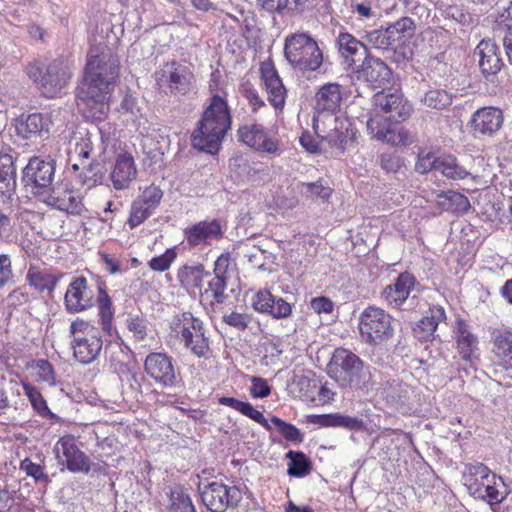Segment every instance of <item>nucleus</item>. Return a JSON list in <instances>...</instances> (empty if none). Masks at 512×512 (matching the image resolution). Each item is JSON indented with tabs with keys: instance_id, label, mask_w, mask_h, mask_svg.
Here are the masks:
<instances>
[{
	"instance_id": "nucleus-6",
	"label": "nucleus",
	"mask_w": 512,
	"mask_h": 512,
	"mask_svg": "<svg viewBox=\"0 0 512 512\" xmlns=\"http://www.w3.org/2000/svg\"><path fill=\"white\" fill-rule=\"evenodd\" d=\"M284 56L300 72H315L323 64V52L317 41L307 33H293L285 38Z\"/></svg>"
},
{
	"instance_id": "nucleus-62",
	"label": "nucleus",
	"mask_w": 512,
	"mask_h": 512,
	"mask_svg": "<svg viewBox=\"0 0 512 512\" xmlns=\"http://www.w3.org/2000/svg\"><path fill=\"white\" fill-rule=\"evenodd\" d=\"M84 169H87L88 173H92V175L85 174L84 183L88 186L95 185L102 176V167L99 163L90 162L88 165L82 163Z\"/></svg>"
},
{
	"instance_id": "nucleus-21",
	"label": "nucleus",
	"mask_w": 512,
	"mask_h": 512,
	"mask_svg": "<svg viewBox=\"0 0 512 512\" xmlns=\"http://www.w3.org/2000/svg\"><path fill=\"white\" fill-rule=\"evenodd\" d=\"M158 76L160 81L168 84L172 93L185 94L191 88V71L186 65L176 61L166 63Z\"/></svg>"
},
{
	"instance_id": "nucleus-15",
	"label": "nucleus",
	"mask_w": 512,
	"mask_h": 512,
	"mask_svg": "<svg viewBox=\"0 0 512 512\" xmlns=\"http://www.w3.org/2000/svg\"><path fill=\"white\" fill-rule=\"evenodd\" d=\"M237 139L244 145L269 154H276L280 147L279 142L273 138L269 131L258 123H245L237 129Z\"/></svg>"
},
{
	"instance_id": "nucleus-45",
	"label": "nucleus",
	"mask_w": 512,
	"mask_h": 512,
	"mask_svg": "<svg viewBox=\"0 0 512 512\" xmlns=\"http://www.w3.org/2000/svg\"><path fill=\"white\" fill-rule=\"evenodd\" d=\"M36 371V381L49 386L56 385V376L51 363L46 359H38L31 366Z\"/></svg>"
},
{
	"instance_id": "nucleus-18",
	"label": "nucleus",
	"mask_w": 512,
	"mask_h": 512,
	"mask_svg": "<svg viewBox=\"0 0 512 512\" xmlns=\"http://www.w3.org/2000/svg\"><path fill=\"white\" fill-rule=\"evenodd\" d=\"M93 291L85 277L75 278L68 286L64 297L65 309L69 313H80L93 306Z\"/></svg>"
},
{
	"instance_id": "nucleus-8",
	"label": "nucleus",
	"mask_w": 512,
	"mask_h": 512,
	"mask_svg": "<svg viewBox=\"0 0 512 512\" xmlns=\"http://www.w3.org/2000/svg\"><path fill=\"white\" fill-rule=\"evenodd\" d=\"M171 335L198 358L206 357L209 340L205 336L203 322L191 312H183L173 317L170 323Z\"/></svg>"
},
{
	"instance_id": "nucleus-38",
	"label": "nucleus",
	"mask_w": 512,
	"mask_h": 512,
	"mask_svg": "<svg viewBox=\"0 0 512 512\" xmlns=\"http://www.w3.org/2000/svg\"><path fill=\"white\" fill-rule=\"evenodd\" d=\"M363 42L366 44L367 49L370 47L382 50L392 48L396 44L388 28L375 29L367 32L365 36H363Z\"/></svg>"
},
{
	"instance_id": "nucleus-55",
	"label": "nucleus",
	"mask_w": 512,
	"mask_h": 512,
	"mask_svg": "<svg viewBox=\"0 0 512 512\" xmlns=\"http://www.w3.org/2000/svg\"><path fill=\"white\" fill-rule=\"evenodd\" d=\"M379 164L387 173H396L402 168L404 162L402 158L395 153H383L380 155Z\"/></svg>"
},
{
	"instance_id": "nucleus-59",
	"label": "nucleus",
	"mask_w": 512,
	"mask_h": 512,
	"mask_svg": "<svg viewBox=\"0 0 512 512\" xmlns=\"http://www.w3.org/2000/svg\"><path fill=\"white\" fill-rule=\"evenodd\" d=\"M317 138L319 141L315 140L311 135L304 133L300 137V143L303 146V148H305L310 153H317L319 151L320 145H322V146L327 145L331 149H335L337 151V153H341L337 148L331 147L328 144V142L322 141L318 136H317Z\"/></svg>"
},
{
	"instance_id": "nucleus-44",
	"label": "nucleus",
	"mask_w": 512,
	"mask_h": 512,
	"mask_svg": "<svg viewBox=\"0 0 512 512\" xmlns=\"http://www.w3.org/2000/svg\"><path fill=\"white\" fill-rule=\"evenodd\" d=\"M287 457L291 459L288 467L289 475L303 477L310 472V462L302 452L289 451Z\"/></svg>"
},
{
	"instance_id": "nucleus-58",
	"label": "nucleus",
	"mask_w": 512,
	"mask_h": 512,
	"mask_svg": "<svg viewBox=\"0 0 512 512\" xmlns=\"http://www.w3.org/2000/svg\"><path fill=\"white\" fill-rule=\"evenodd\" d=\"M20 468L25 471L28 476L33 477L37 481L47 479L44 468L39 464L33 463L29 458H25L21 461Z\"/></svg>"
},
{
	"instance_id": "nucleus-20",
	"label": "nucleus",
	"mask_w": 512,
	"mask_h": 512,
	"mask_svg": "<svg viewBox=\"0 0 512 512\" xmlns=\"http://www.w3.org/2000/svg\"><path fill=\"white\" fill-rule=\"evenodd\" d=\"M252 307L257 312L268 314L275 319H286L292 313L290 303L280 297H275L267 289L259 290L254 294Z\"/></svg>"
},
{
	"instance_id": "nucleus-42",
	"label": "nucleus",
	"mask_w": 512,
	"mask_h": 512,
	"mask_svg": "<svg viewBox=\"0 0 512 512\" xmlns=\"http://www.w3.org/2000/svg\"><path fill=\"white\" fill-rule=\"evenodd\" d=\"M99 315H100V321H101L103 331H105L107 334L111 335L112 330H113L112 303H111L110 297L108 296L106 291H104L101 288H100V295H99Z\"/></svg>"
},
{
	"instance_id": "nucleus-52",
	"label": "nucleus",
	"mask_w": 512,
	"mask_h": 512,
	"mask_svg": "<svg viewBox=\"0 0 512 512\" xmlns=\"http://www.w3.org/2000/svg\"><path fill=\"white\" fill-rule=\"evenodd\" d=\"M162 197V190L155 185H151L149 187H146L143 190L142 194L136 199L139 200L148 208H150L152 211H154L160 204Z\"/></svg>"
},
{
	"instance_id": "nucleus-36",
	"label": "nucleus",
	"mask_w": 512,
	"mask_h": 512,
	"mask_svg": "<svg viewBox=\"0 0 512 512\" xmlns=\"http://www.w3.org/2000/svg\"><path fill=\"white\" fill-rule=\"evenodd\" d=\"M477 338L468 330V326L462 320L457 322V346L459 353L465 361H469L477 347Z\"/></svg>"
},
{
	"instance_id": "nucleus-40",
	"label": "nucleus",
	"mask_w": 512,
	"mask_h": 512,
	"mask_svg": "<svg viewBox=\"0 0 512 512\" xmlns=\"http://www.w3.org/2000/svg\"><path fill=\"white\" fill-rule=\"evenodd\" d=\"M24 394L28 397L32 407L42 417H54V414L48 408L46 400L40 391L28 382H22Z\"/></svg>"
},
{
	"instance_id": "nucleus-64",
	"label": "nucleus",
	"mask_w": 512,
	"mask_h": 512,
	"mask_svg": "<svg viewBox=\"0 0 512 512\" xmlns=\"http://www.w3.org/2000/svg\"><path fill=\"white\" fill-rule=\"evenodd\" d=\"M297 385L300 387L301 391H305L302 395L306 399L314 400V392L315 388H318V383L316 380L309 379L308 376H300L297 380Z\"/></svg>"
},
{
	"instance_id": "nucleus-27",
	"label": "nucleus",
	"mask_w": 512,
	"mask_h": 512,
	"mask_svg": "<svg viewBox=\"0 0 512 512\" xmlns=\"http://www.w3.org/2000/svg\"><path fill=\"white\" fill-rule=\"evenodd\" d=\"M413 286L414 277L409 273H402L393 284L384 288L382 297L391 307L400 308L407 300Z\"/></svg>"
},
{
	"instance_id": "nucleus-37",
	"label": "nucleus",
	"mask_w": 512,
	"mask_h": 512,
	"mask_svg": "<svg viewBox=\"0 0 512 512\" xmlns=\"http://www.w3.org/2000/svg\"><path fill=\"white\" fill-rule=\"evenodd\" d=\"M437 163V171L449 179L460 180L469 175V172L451 155L439 157Z\"/></svg>"
},
{
	"instance_id": "nucleus-53",
	"label": "nucleus",
	"mask_w": 512,
	"mask_h": 512,
	"mask_svg": "<svg viewBox=\"0 0 512 512\" xmlns=\"http://www.w3.org/2000/svg\"><path fill=\"white\" fill-rule=\"evenodd\" d=\"M439 157L432 152H421L415 165L417 172L425 174L429 171H437Z\"/></svg>"
},
{
	"instance_id": "nucleus-9",
	"label": "nucleus",
	"mask_w": 512,
	"mask_h": 512,
	"mask_svg": "<svg viewBox=\"0 0 512 512\" xmlns=\"http://www.w3.org/2000/svg\"><path fill=\"white\" fill-rule=\"evenodd\" d=\"M363 361L351 351L336 349L328 364L330 377L342 388L361 389L365 382Z\"/></svg>"
},
{
	"instance_id": "nucleus-34",
	"label": "nucleus",
	"mask_w": 512,
	"mask_h": 512,
	"mask_svg": "<svg viewBox=\"0 0 512 512\" xmlns=\"http://www.w3.org/2000/svg\"><path fill=\"white\" fill-rule=\"evenodd\" d=\"M59 278V276L50 273L48 270L37 266H30L26 274L27 282L38 292L45 290L53 291Z\"/></svg>"
},
{
	"instance_id": "nucleus-46",
	"label": "nucleus",
	"mask_w": 512,
	"mask_h": 512,
	"mask_svg": "<svg viewBox=\"0 0 512 512\" xmlns=\"http://www.w3.org/2000/svg\"><path fill=\"white\" fill-rule=\"evenodd\" d=\"M299 189L300 193L307 198H319L324 201L327 200L332 194V189L329 186L323 185L321 181L301 183Z\"/></svg>"
},
{
	"instance_id": "nucleus-48",
	"label": "nucleus",
	"mask_w": 512,
	"mask_h": 512,
	"mask_svg": "<svg viewBox=\"0 0 512 512\" xmlns=\"http://www.w3.org/2000/svg\"><path fill=\"white\" fill-rule=\"evenodd\" d=\"M153 212L154 211L142 204L139 200L135 199L131 205L130 216L127 221L128 226L131 229L139 226L149 218Z\"/></svg>"
},
{
	"instance_id": "nucleus-13",
	"label": "nucleus",
	"mask_w": 512,
	"mask_h": 512,
	"mask_svg": "<svg viewBox=\"0 0 512 512\" xmlns=\"http://www.w3.org/2000/svg\"><path fill=\"white\" fill-rule=\"evenodd\" d=\"M40 200L67 215H81L86 210L80 193L68 184L53 185Z\"/></svg>"
},
{
	"instance_id": "nucleus-28",
	"label": "nucleus",
	"mask_w": 512,
	"mask_h": 512,
	"mask_svg": "<svg viewBox=\"0 0 512 512\" xmlns=\"http://www.w3.org/2000/svg\"><path fill=\"white\" fill-rule=\"evenodd\" d=\"M446 319L445 310L441 306H433L428 315L424 316L413 329L415 337L420 341L434 339V333L438 325Z\"/></svg>"
},
{
	"instance_id": "nucleus-30",
	"label": "nucleus",
	"mask_w": 512,
	"mask_h": 512,
	"mask_svg": "<svg viewBox=\"0 0 512 512\" xmlns=\"http://www.w3.org/2000/svg\"><path fill=\"white\" fill-rule=\"evenodd\" d=\"M16 191V167L12 155L0 153V198L10 199Z\"/></svg>"
},
{
	"instance_id": "nucleus-56",
	"label": "nucleus",
	"mask_w": 512,
	"mask_h": 512,
	"mask_svg": "<svg viewBox=\"0 0 512 512\" xmlns=\"http://www.w3.org/2000/svg\"><path fill=\"white\" fill-rule=\"evenodd\" d=\"M223 321L238 330H245L251 321L247 314L232 312L223 316Z\"/></svg>"
},
{
	"instance_id": "nucleus-4",
	"label": "nucleus",
	"mask_w": 512,
	"mask_h": 512,
	"mask_svg": "<svg viewBox=\"0 0 512 512\" xmlns=\"http://www.w3.org/2000/svg\"><path fill=\"white\" fill-rule=\"evenodd\" d=\"M231 124L232 117L226 99L213 95L191 135L192 146L212 155L218 153Z\"/></svg>"
},
{
	"instance_id": "nucleus-17",
	"label": "nucleus",
	"mask_w": 512,
	"mask_h": 512,
	"mask_svg": "<svg viewBox=\"0 0 512 512\" xmlns=\"http://www.w3.org/2000/svg\"><path fill=\"white\" fill-rule=\"evenodd\" d=\"M503 111L494 106L476 110L469 121V127L476 138L492 137L503 126Z\"/></svg>"
},
{
	"instance_id": "nucleus-35",
	"label": "nucleus",
	"mask_w": 512,
	"mask_h": 512,
	"mask_svg": "<svg viewBox=\"0 0 512 512\" xmlns=\"http://www.w3.org/2000/svg\"><path fill=\"white\" fill-rule=\"evenodd\" d=\"M437 204L446 211H452L455 213H466L471 205L468 198L455 191L441 192L437 196Z\"/></svg>"
},
{
	"instance_id": "nucleus-33",
	"label": "nucleus",
	"mask_w": 512,
	"mask_h": 512,
	"mask_svg": "<svg viewBox=\"0 0 512 512\" xmlns=\"http://www.w3.org/2000/svg\"><path fill=\"white\" fill-rule=\"evenodd\" d=\"M210 273L205 271L202 264L184 265L178 270L177 277L181 285L187 289H201L202 282Z\"/></svg>"
},
{
	"instance_id": "nucleus-7",
	"label": "nucleus",
	"mask_w": 512,
	"mask_h": 512,
	"mask_svg": "<svg viewBox=\"0 0 512 512\" xmlns=\"http://www.w3.org/2000/svg\"><path fill=\"white\" fill-rule=\"evenodd\" d=\"M70 346L73 358L80 364L93 363L103 350V339L100 330L89 322L77 318L69 328Z\"/></svg>"
},
{
	"instance_id": "nucleus-25",
	"label": "nucleus",
	"mask_w": 512,
	"mask_h": 512,
	"mask_svg": "<svg viewBox=\"0 0 512 512\" xmlns=\"http://www.w3.org/2000/svg\"><path fill=\"white\" fill-rule=\"evenodd\" d=\"M110 177L116 190L129 188L130 184L137 177V169L133 157L128 153L119 154Z\"/></svg>"
},
{
	"instance_id": "nucleus-12",
	"label": "nucleus",
	"mask_w": 512,
	"mask_h": 512,
	"mask_svg": "<svg viewBox=\"0 0 512 512\" xmlns=\"http://www.w3.org/2000/svg\"><path fill=\"white\" fill-rule=\"evenodd\" d=\"M198 488L202 503L210 512H225L236 508L242 500V492L237 486L211 482L203 487L199 485Z\"/></svg>"
},
{
	"instance_id": "nucleus-22",
	"label": "nucleus",
	"mask_w": 512,
	"mask_h": 512,
	"mask_svg": "<svg viewBox=\"0 0 512 512\" xmlns=\"http://www.w3.org/2000/svg\"><path fill=\"white\" fill-rule=\"evenodd\" d=\"M188 244L192 246L209 245L222 238L220 222L216 219L200 221L184 230Z\"/></svg>"
},
{
	"instance_id": "nucleus-24",
	"label": "nucleus",
	"mask_w": 512,
	"mask_h": 512,
	"mask_svg": "<svg viewBox=\"0 0 512 512\" xmlns=\"http://www.w3.org/2000/svg\"><path fill=\"white\" fill-rule=\"evenodd\" d=\"M336 46L344 64L349 68L354 69L356 63L368 54L366 44L347 32L338 35Z\"/></svg>"
},
{
	"instance_id": "nucleus-19",
	"label": "nucleus",
	"mask_w": 512,
	"mask_h": 512,
	"mask_svg": "<svg viewBox=\"0 0 512 512\" xmlns=\"http://www.w3.org/2000/svg\"><path fill=\"white\" fill-rule=\"evenodd\" d=\"M354 71L359 80L368 82L375 87H383L390 83V68L381 59L369 54L362 59L360 66L354 68Z\"/></svg>"
},
{
	"instance_id": "nucleus-14",
	"label": "nucleus",
	"mask_w": 512,
	"mask_h": 512,
	"mask_svg": "<svg viewBox=\"0 0 512 512\" xmlns=\"http://www.w3.org/2000/svg\"><path fill=\"white\" fill-rule=\"evenodd\" d=\"M53 451L58 463L61 465L65 464L69 471L86 474L90 472V460L85 453L79 449L73 436L65 435L61 437L54 445Z\"/></svg>"
},
{
	"instance_id": "nucleus-41",
	"label": "nucleus",
	"mask_w": 512,
	"mask_h": 512,
	"mask_svg": "<svg viewBox=\"0 0 512 512\" xmlns=\"http://www.w3.org/2000/svg\"><path fill=\"white\" fill-rule=\"evenodd\" d=\"M467 472L469 485H477V488H482L485 484L491 482V479H495V475H491L490 469L482 463L469 464Z\"/></svg>"
},
{
	"instance_id": "nucleus-1",
	"label": "nucleus",
	"mask_w": 512,
	"mask_h": 512,
	"mask_svg": "<svg viewBox=\"0 0 512 512\" xmlns=\"http://www.w3.org/2000/svg\"><path fill=\"white\" fill-rule=\"evenodd\" d=\"M119 76V61L109 52L92 48L88 54L84 77L77 88V106L92 119L107 113L108 99Z\"/></svg>"
},
{
	"instance_id": "nucleus-57",
	"label": "nucleus",
	"mask_w": 512,
	"mask_h": 512,
	"mask_svg": "<svg viewBox=\"0 0 512 512\" xmlns=\"http://www.w3.org/2000/svg\"><path fill=\"white\" fill-rule=\"evenodd\" d=\"M251 383L250 393L253 397L265 398L270 395L271 387L265 379L254 376L251 378Z\"/></svg>"
},
{
	"instance_id": "nucleus-26",
	"label": "nucleus",
	"mask_w": 512,
	"mask_h": 512,
	"mask_svg": "<svg viewBox=\"0 0 512 512\" xmlns=\"http://www.w3.org/2000/svg\"><path fill=\"white\" fill-rule=\"evenodd\" d=\"M261 78L268 94V100L276 109H282L285 104L286 89L273 66H261Z\"/></svg>"
},
{
	"instance_id": "nucleus-39",
	"label": "nucleus",
	"mask_w": 512,
	"mask_h": 512,
	"mask_svg": "<svg viewBox=\"0 0 512 512\" xmlns=\"http://www.w3.org/2000/svg\"><path fill=\"white\" fill-rule=\"evenodd\" d=\"M168 510L170 512H195L190 496L182 487H174L170 491Z\"/></svg>"
},
{
	"instance_id": "nucleus-49",
	"label": "nucleus",
	"mask_w": 512,
	"mask_h": 512,
	"mask_svg": "<svg viewBox=\"0 0 512 512\" xmlns=\"http://www.w3.org/2000/svg\"><path fill=\"white\" fill-rule=\"evenodd\" d=\"M391 31V35L396 43H400L403 38L412 35L414 31V23L408 17H403L387 27Z\"/></svg>"
},
{
	"instance_id": "nucleus-3",
	"label": "nucleus",
	"mask_w": 512,
	"mask_h": 512,
	"mask_svg": "<svg viewBox=\"0 0 512 512\" xmlns=\"http://www.w3.org/2000/svg\"><path fill=\"white\" fill-rule=\"evenodd\" d=\"M373 103L376 114L367 121V130L372 138L395 146L411 144L413 137L407 129L387 122H402L411 116L413 107L404 95L397 91H381L374 95Z\"/></svg>"
},
{
	"instance_id": "nucleus-16",
	"label": "nucleus",
	"mask_w": 512,
	"mask_h": 512,
	"mask_svg": "<svg viewBox=\"0 0 512 512\" xmlns=\"http://www.w3.org/2000/svg\"><path fill=\"white\" fill-rule=\"evenodd\" d=\"M144 370L163 388L174 387L178 381L172 358L166 353L153 352L147 355Z\"/></svg>"
},
{
	"instance_id": "nucleus-51",
	"label": "nucleus",
	"mask_w": 512,
	"mask_h": 512,
	"mask_svg": "<svg viewBox=\"0 0 512 512\" xmlns=\"http://www.w3.org/2000/svg\"><path fill=\"white\" fill-rule=\"evenodd\" d=\"M271 424L277 429V431L288 441L301 442L302 435L294 425L286 423L280 418L273 416L271 418Z\"/></svg>"
},
{
	"instance_id": "nucleus-29",
	"label": "nucleus",
	"mask_w": 512,
	"mask_h": 512,
	"mask_svg": "<svg viewBox=\"0 0 512 512\" xmlns=\"http://www.w3.org/2000/svg\"><path fill=\"white\" fill-rule=\"evenodd\" d=\"M306 422L309 424L318 425L320 427H343L349 430H361L364 428V423L357 417H351L341 414H323V415H308Z\"/></svg>"
},
{
	"instance_id": "nucleus-2",
	"label": "nucleus",
	"mask_w": 512,
	"mask_h": 512,
	"mask_svg": "<svg viewBox=\"0 0 512 512\" xmlns=\"http://www.w3.org/2000/svg\"><path fill=\"white\" fill-rule=\"evenodd\" d=\"M343 99L342 86L338 83H326L315 94V110L318 113H328L326 117L313 118V129L322 141L331 147L345 152L354 147L356 131L344 119L334 116L341 106Z\"/></svg>"
},
{
	"instance_id": "nucleus-54",
	"label": "nucleus",
	"mask_w": 512,
	"mask_h": 512,
	"mask_svg": "<svg viewBox=\"0 0 512 512\" xmlns=\"http://www.w3.org/2000/svg\"><path fill=\"white\" fill-rule=\"evenodd\" d=\"M176 256L175 250L167 249L162 255L153 257L149 266L154 271L164 272L169 269Z\"/></svg>"
},
{
	"instance_id": "nucleus-43",
	"label": "nucleus",
	"mask_w": 512,
	"mask_h": 512,
	"mask_svg": "<svg viewBox=\"0 0 512 512\" xmlns=\"http://www.w3.org/2000/svg\"><path fill=\"white\" fill-rule=\"evenodd\" d=\"M422 103L434 109H444L452 104V95L445 90L434 89L425 93Z\"/></svg>"
},
{
	"instance_id": "nucleus-10",
	"label": "nucleus",
	"mask_w": 512,
	"mask_h": 512,
	"mask_svg": "<svg viewBox=\"0 0 512 512\" xmlns=\"http://www.w3.org/2000/svg\"><path fill=\"white\" fill-rule=\"evenodd\" d=\"M359 331L365 343L382 344L394 334L392 317L379 307L369 306L360 315Z\"/></svg>"
},
{
	"instance_id": "nucleus-23",
	"label": "nucleus",
	"mask_w": 512,
	"mask_h": 512,
	"mask_svg": "<svg viewBox=\"0 0 512 512\" xmlns=\"http://www.w3.org/2000/svg\"><path fill=\"white\" fill-rule=\"evenodd\" d=\"M474 55L478 57L479 68L483 76L492 81L503 66L497 45L491 40H482L477 45Z\"/></svg>"
},
{
	"instance_id": "nucleus-11",
	"label": "nucleus",
	"mask_w": 512,
	"mask_h": 512,
	"mask_svg": "<svg viewBox=\"0 0 512 512\" xmlns=\"http://www.w3.org/2000/svg\"><path fill=\"white\" fill-rule=\"evenodd\" d=\"M56 163L52 159L30 158L22 171V183L30 192L42 198L53 185Z\"/></svg>"
},
{
	"instance_id": "nucleus-32",
	"label": "nucleus",
	"mask_w": 512,
	"mask_h": 512,
	"mask_svg": "<svg viewBox=\"0 0 512 512\" xmlns=\"http://www.w3.org/2000/svg\"><path fill=\"white\" fill-rule=\"evenodd\" d=\"M51 125L52 121L48 116L42 113H33L22 120L17 129L24 138L28 139L32 135L43 136L44 134H48Z\"/></svg>"
},
{
	"instance_id": "nucleus-47",
	"label": "nucleus",
	"mask_w": 512,
	"mask_h": 512,
	"mask_svg": "<svg viewBox=\"0 0 512 512\" xmlns=\"http://www.w3.org/2000/svg\"><path fill=\"white\" fill-rule=\"evenodd\" d=\"M226 287L227 278L214 275L213 278L208 281V287L205 289L204 295L211 296L216 303L222 304L227 298L225 295Z\"/></svg>"
},
{
	"instance_id": "nucleus-31",
	"label": "nucleus",
	"mask_w": 512,
	"mask_h": 512,
	"mask_svg": "<svg viewBox=\"0 0 512 512\" xmlns=\"http://www.w3.org/2000/svg\"><path fill=\"white\" fill-rule=\"evenodd\" d=\"M492 352L505 365L512 366V328L495 329L492 333Z\"/></svg>"
},
{
	"instance_id": "nucleus-61",
	"label": "nucleus",
	"mask_w": 512,
	"mask_h": 512,
	"mask_svg": "<svg viewBox=\"0 0 512 512\" xmlns=\"http://www.w3.org/2000/svg\"><path fill=\"white\" fill-rule=\"evenodd\" d=\"M310 306L317 314H329L334 309V303L325 296L313 298L310 302Z\"/></svg>"
},
{
	"instance_id": "nucleus-5",
	"label": "nucleus",
	"mask_w": 512,
	"mask_h": 512,
	"mask_svg": "<svg viewBox=\"0 0 512 512\" xmlns=\"http://www.w3.org/2000/svg\"><path fill=\"white\" fill-rule=\"evenodd\" d=\"M26 72L41 95L46 98H54L64 93L72 76L68 62L63 59H54L48 64L30 63Z\"/></svg>"
},
{
	"instance_id": "nucleus-63",
	"label": "nucleus",
	"mask_w": 512,
	"mask_h": 512,
	"mask_svg": "<svg viewBox=\"0 0 512 512\" xmlns=\"http://www.w3.org/2000/svg\"><path fill=\"white\" fill-rule=\"evenodd\" d=\"M483 498L487 499L490 503H499L503 500L501 493L491 484V482L485 484L482 488H476Z\"/></svg>"
},
{
	"instance_id": "nucleus-60",
	"label": "nucleus",
	"mask_w": 512,
	"mask_h": 512,
	"mask_svg": "<svg viewBox=\"0 0 512 512\" xmlns=\"http://www.w3.org/2000/svg\"><path fill=\"white\" fill-rule=\"evenodd\" d=\"M13 277L11 259L7 254L0 255V287H3Z\"/></svg>"
},
{
	"instance_id": "nucleus-50",
	"label": "nucleus",
	"mask_w": 512,
	"mask_h": 512,
	"mask_svg": "<svg viewBox=\"0 0 512 512\" xmlns=\"http://www.w3.org/2000/svg\"><path fill=\"white\" fill-rule=\"evenodd\" d=\"M126 326L138 341H144L148 335L147 321L139 315H129L126 320Z\"/></svg>"
}]
</instances>
